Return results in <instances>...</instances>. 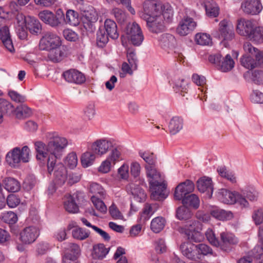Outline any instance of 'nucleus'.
I'll use <instances>...</instances> for the list:
<instances>
[{"instance_id":"obj_45","label":"nucleus","mask_w":263,"mask_h":263,"mask_svg":"<svg viewBox=\"0 0 263 263\" xmlns=\"http://www.w3.org/2000/svg\"><path fill=\"white\" fill-rule=\"evenodd\" d=\"M18 20V25L16 27V32L19 38L24 40L27 37V28L24 22V20L22 21L21 18Z\"/></svg>"},{"instance_id":"obj_29","label":"nucleus","mask_w":263,"mask_h":263,"mask_svg":"<svg viewBox=\"0 0 263 263\" xmlns=\"http://www.w3.org/2000/svg\"><path fill=\"white\" fill-rule=\"evenodd\" d=\"M13 112H14L16 118L19 119L28 118L32 114L31 109L25 104L20 105L15 109L14 108V111L11 115Z\"/></svg>"},{"instance_id":"obj_59","label":"nucleus","mask_w":263,"mask_h":263,"mask_svg":"<svg viewBox=\"0 0 263 263\" xmlns=\"http://www.w3.org/2000/svg\"><path fill=\"white\" fill-rule=\"evenodd\" d=\"M65 249L67 250L65 254H69L71 256L74 255L76 257H78L80 253V247L76 243H69Z\"/></svg>"},{"instance_id":"obj_63","label":"nucleus","mask_w":263,"mask_h":263,"mask_svg":"<svg viewBox=\"0 0 263 263\" xmlns=\"http://www.w3.org/2000/svg\"><path fill=\"white\" fill-rule=\"evenodd\" d=\"M112 13L120 23H123L126 20V16L125 13L120 9L117 8L113 9Z\"/></svg>"},{"instance_id":"obj_26","label":"nucleus","mask_w":263,"mask_h":263,"mask_svg":"<svg viewBox=\"0 0 263 263\" xmlns=\"http://www.w3.org/2000/svg\"><path fill=\"white\" fill-rule=\"evenodd\" d=\"M57 171L53 174L55 183L59 185H63L67 180V171L64 164L60 165Z\"/></svg>"},{"instance_id":"obj_14","label":"nucleus","mask_w":263,"mask_h":263,"mask_svg":"<svg viewBox=\"0 0 263 263\" xmlns=\"http://www.w3.org/2000/svg\"><path fill=\"white\" fill-rule=\"evenodd\" d=\"M20 18L22 21L24 20L26 28L31 34L38 35L41 33L42 25L37 19L30 16L25 17L22 14L17 16V19Z\"/></svg>"},{"instance_id":"obj_38","label":"nucleus","mask_w":263,"mask_h":263,"mask_svg":"<svg viewBox=\"0 0 263 263\" xmlns=\"http://www.w3.org/2000/svg\"><path fill=\"white\" fill-rule=\"evenodd\" d=\"M139 157L143 159L146 163L145 165H155L156 162V157L155 154L149 151H144L141 150L139 151Z\"/></svg>"},{"instance_id":"obj_16","label":"nucleus","mask_w":263,"mask_h":263,"mask_svg":"<svg viewBox=\"0 0 263 263\" xmlns=\"http://www.w3.org/2000/svg\"><path fill=\"white\" fill-rule=\"evenodd\" d=\"M39 235V231L35 227H28L24 229L20 234V239L24 243L29 245L33 242Z\"/></svg>"},{"instance_id":"obj_46","label":"nucleus","mask_w":263,"mask_h":263,"mask_svg":"<svg viewBox=\"0 0 263 263\" xmlns=\"http://www.w3.org/2000/svg\"><path fill=\"white\" fill-rule=\"evenodd\" d=\"M195 41L197 44L202 46L212 44L211 36L206 33H197L195 36Z\"/></svg>"},{"instance_id":"obj_25","label":"nucleus","mask_w":263,"mask_h":263,"mask_svg":"<svg viewBox=\"0 0 263 263\" xmlns=\"http://www.w3.org/2000/svg\"><path fill=\"white\" fill-rule=\"evenodd\" d=\"M3 94V92L0 90V96H2ZM13 111L14 106L10 102L0 98V124L3 122V118L5 114L10 115Z\"/></svg>"},{"instance_id":"obj_23","label":"nucleus","mask_w":263,"mask_h":263,"mask_svg":"<svg viewBox=\"0 0 263 263\" xmlns=\"http://www.w3.org/2000/svg\"><path fill=\"white\" fill-rule=\"evenodd\" d=\"M197 186L200 192H206L209 197H211L213 187L211 178L206 177L200 178L197 182Z\"/></svg>"},{"instance_id":"obj_50","label":"nucleus","mask_w":263,"mask_h":263,"mask_svg":"<svg viewBox=\"0 0 263 263\" xmlns=\"http://www.w3.org/2000/svg\"><path fill=\"white\" fill-rule=\"evenodd\" d=\"M72 235L74 238L82 240L88 238L89 234L81 228H75L72 231Z\"/></svg>"},{"instance_id":"obj_22","label":"nucleus","mask_w":263,"mask_h":263,"mask_svg":"<svg viewBox=\"0 0 263 263\" xmlns=\"http://www.w3.org/2000/svg\"><path fill=\"white\" fill-rule=\"evenodd\" d=\"M183 254L187 258L195 260L199 259V254L197 249V245L191 242H187L181 246Z\"/></svg>"},{"instance_id":"obj_19","label":"nucleus","mask_w":263,"mask_h":263,"mask_svg":"<svg viewBox=\"0 0 263 263\" xmlns=\"http://www.w3.org/2000/svg\"><path fill=\"white\" fill-rule=\"evenodd\" d=\"M219 31V37L224 41H231L234 37L235 34L232 26L229 25L225 20L220 22Z\"/></svg>"},{"instance_id":"obj_15","label":"nucleus","mask_w":263,"mask_h":263,"mask_svg":"<svg viewBox=\"0 0 263 263\" xmlns=\"http://www.w3.org/2000/svg\"><path fill=\"white\" fill-rule=\"evenodd\" d=\"M241 8L247 14L256 15L262 10V6L260 0H246L241 3Z\"/></svg>"},{"instance_id":"obj_8","label":"nucleus","mask_w":263,"mask_h":263,"mask_svg":"<svg viewBox=\"0 0 263 263\" xmlns=\"http://www.w3.org/2000/svg\"><path fill=\"white\" fill-rule=\"evenodd\" d=\"M166 185L164 182L150 181L149 190L151 192V198L154 200H163L167 196L166 192Z\"/></svg>"},{"instance_id":"obj_2","label":"nucleus","mask_w":263,"mask_h":263,"mask_svg":"<svg viewBox=\"0 0 263 263\" xmlns=\"http://www.w3.org/2000/svg\"><path fill=\"white\" fill-rule=\"evenodd\" d=\"M173 10L167 4L163 12L158 14L157 16H151L146 20L148 30L153 33H158L164 30L165 24L169 23L173 17Z\"/></svg>"},{"instance_id":"obj_31","label":"nucleus","mask_w":263,"mask_h":263,"mask_svg":"<svg viewBox=\"0 0 263 263\" xmlns=\"http://www.w3.org/2000/svg\"><path fill=\"white\" fill-rule=\"evenodd\" d=\"M211 215L220 220H228L233 217V213L229 211L216 209L211 212Z\"/></svg>"},{"instance_id":"obj_39","label":"nucleus","mask_w":263,"mask_h":263,"mask_svg":"<svg viewBox=\"0 0 263 263\" xmlns=\"http://www.w3.org/2000/svg\"><path fill=\"white\" fill-rule=\"evenodd\" d=\"M155 165H145L144 167L146 170V176L148 178V182L152 180L154 181H159L158 179L160 178V174L157 172L155 167Z\"/></svg>"},{"instance_id":"obj_55","label":"nucleus","mask_w":263,"mask_h":263,"mask_svg":"<svg viewBox=\"0 0 263 263\" xmlns=\"http://www.w3.org/2000/svg\"><path fill=\"white\" fill-rule=\"evenodd\" d=\"M2 218L5 222L9 224H14L17 221V217L16 214L15 213L11 211L4 213Z\"/></svg>"},{"instance_id":"obj_21","label":"nucleus","mask_w":263,"mask_h":263,"mask_svg":"<svg viewBox=\"0 0 263 263\" xmlns=\"http://www.w3.org/2000/svg\"><path fill=\"white\" fill-rule=\"evenodd\" d=\"M202 229V224L199 221L191 220L185 222L184 224L178 228V231L182 234L190 235L195 231H200Z\"/></svg>"},{"instance_id":"obj_35","label":"nucleus","mask_w":263,"mask_h":263,"mask_svg":"<svg viewBox=\"0 0 263 263\" xmlns=\"http://www.w3.org/2000/svg\"><path fill=\"white\" fill-rule=\"evenodd\" d=\"M183 205L197 209L199 205V199L198 196L194 194H189L182 199Z\"/></svg>"},{"instance_id":"obj_58","label":"nucleus","mask_w":263,"mask_h":263,"mask_svg":"<svg viewBox=\"0 0 263 263\" xmlns=\"http://www.w3.org/2000/svg\"><path fill=\"white\" fill-rule=\"evenodd\" d=\"M120 156V152L117 148H115L111 151L106 159L112 164H115L117 161H119Z\"/></svg>"},{"instance_id":"obj_7","label":"nucleus","mask_w":263,"mask_h":263,"mask_svg":"<svg viewBox=\"0 0 263 263\" xmlns=\"http://www.w3.org/2000/svg\"><path fill=\"white\" fill-rule=\"evenodd\" d=\"M126 33L129 42L134 46H140L144 40L141 29L136 23L129 24L126 29Z\"/></svg>"},{"instance_id":"obj_17","label":"nucleus","mask_w":263,"mask_h":263,"mask_svg":"<svg viewBox=\"0 0 263 263\" xmlns=\"http://www.w3.org/2000/svg\"><path fill=\"white\" fill-rule=\"evenodd\" d=\"M62 76L67 82L77 84H81L86 80L85 76L75 69H70L64 71Z\"/></svg>"},{"instance_id":"obj_18","label":"nucleus","mask_w":263,"mask_h":263,"mask_svg":"<svg viewBox=\"0 0 263 263\" xmlns=\"http://www.w3.org/2000/svg\"><path fill=\"white\" fill-rule=\"evenodd\" d=\"M98 18V15L95 11L84 12L83 15V23L85 29L88 32H93L95 30V23Z\"/></svg>"},{"instance_id":"obj_34","label":"nucleus","mask_w":263,"mask_h":263,"mask_svg":"<svg viewBox=\"0 0 263 263\" xmlns=\"http://www.w3.org/2000/svg\"><path fill=\"white\" fill-rule=\"evenodd\" d=\"M96 156L91 150L83 153L81 158L82 165L84 167H87L91 165L96 158Z\"/></svg>"},{"instance_id":"obj_61","label":"nucleus","mask_w":263,"mask_h":263,"mask_svg":"<svg viewBox=\"0 0 263 263\" xmlns=\"http://www.w3.org/2000/svg\"><path fill=\"white\" fill-rule=\"evenodd\" d=\"M8 95L12 100L17 103H23L26 100L25 96L20 94L14 90H9Z\"/></svg>"},{"instance_id":"obj_48","label":"nucleus","mask_w":263,"mask_h":263,"mask_svg":"<svg viewBox=\"0 0 263 263\" xmlns=\"http://www.w3.org/2000/svg\"><path fill=\"white\" fill-rule=\"evenodd\" d=\"M132 194L134 199L139 202H143L146 199V193L143 189L139 186L133 189L132 190Z\"/></svg>"},{"instance_id":"obj_42","label":"nucleus","mask_w":263,"mask_h":263,"mask_svg":"<svg viewBox=\"0 0 263 263\" xmlns=\"http://www.w3.org/2000/svg\"><path fill=\"white\" fill-rule=\"evenodd\" d=\"M192 216V213L190 209L184 205L179 207L176 211V216L180 220H188Z\"/></svg>"},{"instance_id":"obj_10","label":"nucleus","mask_w":263,"mask_h":263,"mask_svg":"<svg viewBox=\"0 0 263 263\" xmlns=\"http://www.w3.org/2000/svg\"><path fill=\"white\" fill-rule=\"evenodd\" d=\"M112 147V143L110 140L102 138L92 143L90 149L97 156L102 157L107 154Z\"/></svg>"},{"instance_id":"obj_28","label":"nucleus","mask_w":263,"mask_h":263,"mask_svg":"<svg viewBox=\"0 0 263 263\" xmlns=\"http://www.w3.org/2000/svg\"><path fill=\"white\" fill-rule=\"evenodd\" d=\"M183 127V120L177 116L173 117L168 123V129L172 135H175Z\"/></svg>"},{"instance_id":"obj_36","label":"nucleus","mask_w":263,"mask_h":263,"mask_svg":"<svg viewBox=\"0 0 263 263\" xmlns=\"http://www.w3.org/2000/svg\"><path fill=\"white\" fill-rule=\"evenodd\" d=\"M47 57L49 60L53 62H59L62 60L64 53L61 46L48 50Z\"/></svg>"},{"instance_id":"obj_51","label":"nucleus","mask_w":263,"mask_h":263,"mask_svg":"<svg viewBox=\"0 0 263 263\" xmlns=\"http://www.w3.org/2000/svg\"><path fill=\"white\" fill-rule=\"evenodd\" d=\"M90 192L96 197H103L105 194L104 190L97 183H91L89 186Z\"/></svg>"},{"instance_id":"obj_40","label":"nucleus","mask_w":263,"mask_h":263,"mask_svg":"<svg viewBox=\"0 0 263 263\" xmlns=\"http://www.w3.org/2000/svg\"><path fill=\"white\" fill-rule=\"evenodd\" d=\"M63 21L71 25H78L79 23L78 13L72 10L67 11L66 17H64V20Z\"/></svg>"},{"instance_id":"obj_6","label":"nucleus","mask_w":263,"mask_h":263,"mask_svg":"<svg viewBox=\"0 0 263 263\" xmlns=\"http://www.w3.org/2000/svg\"><path fill=\"white\" fill-rule=\"evenodd\" d=\"M209 61L216 64L223 72L231 70L234 66V62L230 54H227L224 58L220 53L211 55L209 57Z\"/></svg>"},{"instance_id":"obj_41","label":"nucleus","mask_w":263,"mask_h":263,"mask_svg":"<svg viewBox=\"0 0 263 263\" xmlns=\"http://www.w3.org/2000/svg\"><path fill=\"white\" fill-rule=\"evenodd\" d=\"M165 219L162 217H157L153 219L151 222V230L156 233L160 232L164 227Z\"/></svg>"},{"instance_id":"obj_32","label":"nucleus","mask_w":263,"mask_h":263,"mask_svg":"<svg viewBox=\"0 0 263 263\" xmlns=\"http://www.w3.org/2000/svg\"><path fill=\"white\" fill-rule=\"evenodd\" d=\"M108 252V251L104 244L99 243L93 246L91 255L94 259H102Z\"/></svg>"},{"instance_id":"obj_24","label":"nucleus","mask_w":263,"mask_h":263,"mask_svg":"<svg viewBox=\"0 0 263 263\" xmlns=\"http://www.w3.org/2000/svg\"><path fill=\"white\" fill-rule=\"evenodd\" d=\"M217 197L218 199L224 203L233 204L236 203L237 193L226 189H221L218 192Z\"/></svg>"},{"instance_id":"obj_57","label":"nucleus","mask_w":263,"mask_h":263,"mask_svg":"<svg viewBox=\"0 0 263 263\" xmlns=\"http://www.w3.org/2000/svg\"><path fill=\"white\" fill-rule=\"evenodd\" d=\"M251 80L256 85L263 84V71L255 70L252 71Z\"/></svg>"},{"instance_id":"obj_53","label":"nucleus","mask_w":263,"mask_h":263,"mask_svg":"<svg viewBox=\"0 0 263 263\" xmlns=\"http://www.w3.org/2000/svg\"><path fill=\"white\" fill-rule=\"evenodd\" d=\"M65 164L70 168H74L78 164V158L76 153H69L64 160Z\"/></svg>"},{"instance_id":"obj_1","label":"nucleus","mask_w":263,"mask_h":263,"mask_svg":"<svg viewBox=\"0 0 263 263\" xmlns=\"http://www.w3.org/2000/svg\"><path fill=\"white\" fill-rule=\"evenodd\" d=\"M67 144L68 141L65 138L57 134H52L49 138L47 144L41 141H37L34 143L36 159L42 160L47 156H52L61 158Z\"/></svg>"},{"instance_id":"obj_3","label":"nucleus","mask_w":263,"mask_h":263,"mask_svg":"<svg viewBox=\"0 0 263 263\" xmlns=\"http://www.w3.org/2000/svg\"><path fill=\"white\" fill-rule=\"evenodd\" d=\"M30 158V149L27 146L22 149L16 147L7 153L6 157L7 162L11 166L15 167L20 162H28Z\"/></svg>"},{"instance_id":"obj_47","label":"nucleus","mask_w":263,"mask_h":263,"mask_svg":"<svg viewBox=\"0 0 263 263\" xmlns=\"http://www.w3.org/2000/svg\"><path fill=\"white\" fill-rule=\"evenodd\" d=\"M241 64L247 69H253L257 66V63L254 61L252 56L244 54L240 60Z\"/></svg>"},{"instance_id":"obj_56","label":"nucleus","mask_w":263,"mask_h":263,"mask_svg":"<svg viewBox=\"0 0 263 263\" xmlns=\"http://www.w3.org/2000/svg\"><path fill=\"white\" fill-rule=\"evenodd\" d=\"M141 166L140 164L136 161H133L130 164V173L134 178L139 177L140 175Z\"/></svg>"},{"instance_id":"obj_9","label":"nucleus","mask_w":263,"mask_h":263,"mask_svg":"<svg viewBox=\"0 0 263 263\" xmlns=\"http://www.w3.org/2000/svg\"><path fill=\"white\" fill-rule=\"evenodd\" d=\"M60 38L52 33H46L40 40V48L41 50H49L61 46Z\"/></svg>"},{"instance_id":"obj_5","label":"nucleus","mask_w":263,"mask_h":263,"mask_svg":"<svg viewBox=\"0 0 263 263\" xmlns=\"http://www.w3.org/2000/svg\"><path fill=\"white\" fill-rule=\"evenodd\" d=\"M39 17L45 24L56 27L60 25L64 20V14L61 9L57 11L55 14L49 10H45L39 13Z\"/></svg>"},{"instance_id":"obj_30","label":"nucleus","mask_w":263,"mask_h":263,"mask_svg":"<svg viewBox=\"0 0 263 263\" xmlns=\"http://www.w3.org/2000/svg\"><path fill=\"white\" fill-rule=\"evenodd\" d=\"M3 182L5 189L9 192H16L21 189L20 183L13 178L8 177L5 178Z\"/></svg>"},{"instance_id":"obj_60","label":"nucleus","mask_w":263,"mask_h":263,"mask_svg":"<svg viewBox=\"0 0 263 263\" xmlns=\"http://www.w3.org/2000/svg\"><path fill=\"white\" fill-rule=\"evenodd\" d=\"M205 235L207 239L211 245L216 247L219 246L220 242L216 237L212 229H208Z\"/></svg>"},{"instance_id":"obj_64","label":"nucleus","mask_w":263,"mask_h":263,"mask_svg":"<svg viewBox=\"0 0 263 263\" xmlns=\"http://www.w3.org/2000/svg\"><path fill=\"white\" fill-rule=\"evenodd\" d=\"M252 218L257 225H259L263 222V209L259 208L255 210L252 215Z\"/></svg>"},{"instance_id":"obj_33","label":"nucleus","mask_w":263,"mask_h":263,"mask_svg":"<svg viewBox=\"0 0 263 263\" xmlns=\"http://www.w3.org/2000/svg\"><path fill=\"white\" fill-rule=\"evenodd\" d=\"M61 158H56L55 156H48L47 161V170L50 175H53L57 171L60 165L63 164L62 162L57 161V159Z\"/></svg>"},{"instance_id":"obj_62","label":"nucleus","mask_w":263,"mask_h":263,"mask_svg":"<svg viewBox=\"0 0 263 263\" xmlns=\"http://www.w3.org/2000/svg\"><path fill=\"white\" fill-rule=\"evenodd\" d=\"M155 205L146 204L143 210L142 217L144 220H148L149 217L155 213L156 209H154Z\"/></svg>"},{"instance_id":"obj_11","label":"nucleus","mask_w":263,"mask_h":263,"mask_svg":"<svg viewBox=\"0 0 263 263\" xmlns=\"http://www.w3.org/2000/svg\"><path fill=\"white\" fill-rule=\"evenodd\" d=\"M194 190V184L190 180L179 183L175 189L174 198L180 200L192 193Z\"/></svg>"},{"instance_id":"obj_52","label":"nucleus","mask_w":263,"mask_h":263,"mask_svg":"<svg viewBox=\"0 0 263 263\" xmlns=\"http://www.w3.org/2000/svg\"><path fill=\"white\" fill-rule=\"evenodd\" d=\"M91 200L96 209L102 213H105L107 212V207L104 203L99 199L98 197L92 196Z\"/></svg>"},{"instance_id":"obj_43","label":"nucleus","mask_w":263,"mask_h":263,"mask_svg":"<svg viewBox=\"0 0 263 263\" xmlns=\"http://www.w3.org/2000/svg\"><path fill=\"white\" fill-rule=\"evenodd\" d=\"M220 239L223 245H235L238 242V240L235 236L226 232H222L220 234Z\"/></svg>"},{"instance_id":"obj_37","label":"nucleus","mask_w":263,"mask_h":263,"mask_svg":"<svg viewBox=\"0 0 263 263\" xmlns=\"http://www.w3.org/2000/svg\"><path fill=\"white\" fill-rule=\"evenodd\" d=\"M248 39L257 43H263V28L255 26Z\"/></svg>"},{"instance_id":"obj_54","label":"nucleus","mask_w":263,"mask_h":263,"mask_svg":"<svg viewBox=\"0 0 263 263\" xmlns=\"http://www.w3.org/2000/svg\"><path fill=\"white\" fill-rule=\"evenodd\" d=\"M127 58L129 64L134 69L137 68V58L135 51L134 49L128 48L127 49Z\"/></svg>"},{"instance_id":"obj_12","label":"nucleus","mask_w":263,"mask_h":263,"mask_svg":"<svg viewBox=\"0 0 263 263\" xmlns=\"http://www.w3.org/2000/svg\"><path fill=\"white\" fill-rule=\"evenodd\" d=\"M196 26V23L192 18L185 16L180 21L176 32L180 36H185L191 33Z\"/></svg>"},{"instance_id":"obj_49","label":"nucleus","mask_w":263,"mask_h":263,"mask_svg":"<svg viewBox=\"0 0 263 263\" xmlns=\"http://www.w3.org/2000/svg\"><path fill=\"white\" fill-rule=\"evenodd\" d=\"M205 9L206 14L211 17H216L219 14V8L214 3L210 2L205 4Z\"/></svg>"},{"instance_id":"obj_27","label":"nucleus","mask_w":263,"mask_h":263,"mask_svg":"<svg viewBox=\"0 0 263 263\" xmlns=\"http://www.w3.org/2000/svg\"><path fill=\"white\" fill-rule=\"evenodd\" d=\"M104 29L110 38L114 40L118 38L119 34L117 30V26L113 20H106L104 22Z\"/></svg>"},{"instance_id":"obj_44","label":"nucleus","mask_w":263,"mask_h":263,"mask_svg":"<svg viewBox=\"0 0 263 263\" xmlns=\"http://www.w3.org/2000/svg\"><path fill=\"white\" fill-rule=\"evenodd\" d=\"M109 35L104 29H100L97 33V44L99 47H104L108 42Z\"/></svg>"},{"instance_id":"obj_4","label":"nucleus","mask_w":263,"mask_h":263,"mask_svg":"<svg viewBox=\"0 0 263 263\" xmlns=\"http://www.w3.org/2000/svg\"><path fill=\"white\" fill-rule=\"evenodd\" d=\"M166 5L158 4L154 0L146 1L143 3V11L140 13V17L146 20L151 16H157L163 12Z\"/></svg>"},{"instance_id":"obj_20","label":"nucleus","mask_w":263,"mask_h":263,"mask_svg":"<svg viewBox=\"0 0 263 263\" xmlns=\"http://www.w3.org/2000/svg\"><path fill=\"white\" fill-rule=\"evenodd\" d=\"M78 200V193H77L73 194L72 195H65L64 206L66 211L70 213H78L79 209L76 202Z\"/></svg>"},{"instance_id":"obj_13","label":"nucleus","mask_w":263,"mask_h":263,"mask_svg":"<svg viewBox=\"0 0 263 263\" xmlns=\"http://www.w3.org/2000/svg\"><path fill=\"white\" fill-rule=\"evenodd\" d=\"M255 26L253 21L240 18L237 21L236 30L239 35L248 38Z\"/></svg>"}]
</instances>
